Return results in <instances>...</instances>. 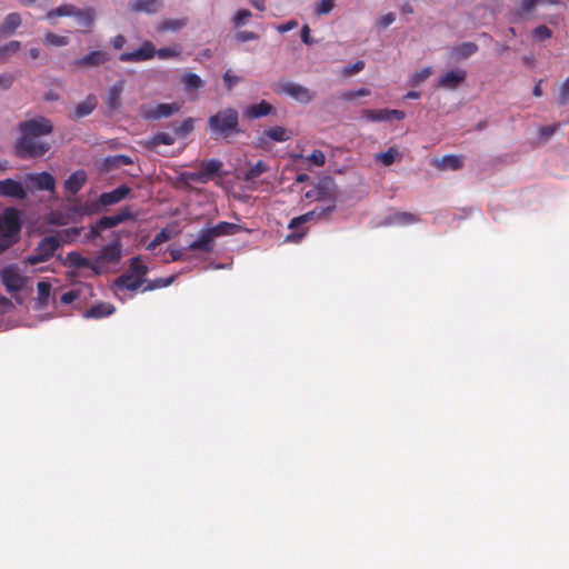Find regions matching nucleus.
I'll list each match as a JSON object with an SVG mask.
<instances>
[{
	"instance_id": "obj_13",
	"label": "nucleus",
	"mask_w": 569,
	"mask_h": 569,
	"mask_svg": "<svg viewBox=\"0 0 569 569\" xmlns=\"http://www.w3.org/2000/svg\"><path fill=\"white\" fill-rule=\"evenodd\" d=\"M156 56V48L150 41H144L137 50L132 52H123L119 56L120 61H146Z\"/></svg>"
},
{
	"instance_id": "obj_10",
	"label": "nucleus",
	"mask_w": 569,
	"mask_h": 569,
	"mask_svg": "<svg viewBox=\"0 0 569 569\" xmlns=\"http://www.w3.org/2000/svg\"><path fill=\"white\" fill-rule=\"evenodd\" d=\"M180 108L181 106L177 102L159 103L156 107L143 109L142 117L148 120H159L179 112Z\"/></svg>"
},
{
	"instance_id": "obj_5",
	"label": "nucleus",
	"mask_w": 569,
	"mask_h": 569,
	"mask_svg": "<svg viewBox=\"0 0 569 569\" xmlns=\"http://www.w3.org/2000/svg\"><path fill=\"white\" fill-rule=\"evenodd\" d=\"M60 240L56 236H47L44 237L33 253L27 258V262L31 266L38 264L40 262L48 261L51 257H53L54 252L60 247Z\"/></svg>"
},
{
	"instance_id": "obj_28",
	"label": "nucleus",
	"mask_w": 569,
	"mask_h": 569,
	"mask_svg": "<svg viewBox=\"0 0 569 569\" xmlns=\"http://www.w3.org/2000/svg\"><path fill=\"white\" fill-rule=\"evenodd\" d=\"M79 8L71 3H63L56 9L49 10L46 13V19L51 23H54V19L58 17H74L77 16Z\"/></svg>"
},
{
	"instance_id": "obj_23",
	"label": "nucleus",
	"mask_w": 569,
	"mask_h": 569,
	"mask_svg": "<svg viewBox=\"0 0 569 569\" xmlns=\"http://www.w3.org/2000/svg\"><path fill=\"white\" fill-rule=\"evenodd\" d=\"M162 6V0H132L129 2V9L134 13H157Z\"/></svg>"
},
{
	"instance_id": "obj_12",
	"label": "nucleus",
	"mask_w": 569,
	"mask_h": 569,
	"mask_svg": "<svg viewBox=\"0 0 569 569\" xmlns=\"http://www.w3.org/2000/svg\"><path fill=\"white\" fill-rule=\"evenodd\" d=\"M27 196V190L20 181L11 178L0 180V197L23 200Z\"/></svg>"
},
{
	"instance_id": "obj_22",
	"label": "nucleus",
	"mask_w": 569,
	"mask_h": 569,
	"mask_svg": "<svg viewBox=\"0 0 569 569\" xmlns=\"http://www.w3.org/2000/svg\"><path fill=\"white\" fill-rule=\"evenodd\" d=\"M88 176L87 172L82 169L72 172L68 179L64 181L63 187L67 192L72 196H76L87 183Z\"/></svg>"
},
{
	"instance_id": "obj_8",
	"label": "nucleus",
	"mask_w": 569,
	"mask_h": 569,
	"mask_svg": "<svg viewBox=\"0 0 569 569\" xmlns=\"http://www.w3.org/2000/svg\"><path fill=\"white\" fill-rule=\"evenodd\" d=\"M406 113L401 110H390V109H365L361 111V119L370 122H382V121H391V120H402L405 119Z\"/></svg>"
},
{
	"instance_id": "obj_14",
	"label": "nucleus",
	"mask_w": 569,
	"mask_h": 569,
	"mask_svg": "<svg viewBox=\"0 0 569 569\" xmlns=\"http://www.w3.org/2000/svg\"><path fill=\"white\" fill-rule=\"evenodd\" d=\"M156 56V48L150 41H144L137 50L132 52H123L119 56L120 61H146Z\"/></svg>"
},
{
	"instance_id": "obj_4",
	"label": "nucleus",
	"mask_w": 569,
	"mask_h": 569,
	"mask_svg": "<svg viewBox=\"0 0 569 569\" xmlns=\"http://www.w3.org/2000/svg\"><path fill=\"white\" fill-rule=\"evenodd\" d=\"M222 162L219 159H210L207 161H203L200 164V169L194 172H182L180 174V179L184 182H200V183H207L211 179H213L216 176L219 174Z\"/></svg>"
},
{
	"instance_id": "obj_17",
	"label": "nucleus",
	"mask_w": 569,
	"mask_h": 569,
	"mask_svg": "<svg viewBox=\"0 0 569 569\" xmlns=\"http://www.w3.org/2000/svg\"><path fill=\"white\" fill-rule=\"evenodd\" d=\"M110 60V54L107 51L96 50L91 51L84 57L77 58L73 64L78 68H92L101 66Z\"/></svg>"
},
{
	"instance_id": "obj_15",
	"label": "nucleus",
	"mask_w": 569,
	"mask_h": 569,
	"mask_svg": "<svg viewBox=\"0 0 569 569\" xmlns=\"http://www.w3.org/2000/svg\"><path fill=\"white\" fill-rule=\"evenodd\" d=\"M156 56V48L150 41H144L137 50L132 52H123L119 56L120 61H146Z\"/></svg>"
},
{
	"instance_id": "obj_40",
	"label": "nucleus",
	"mask_w": 569,
	"mask_h": 569,
	"mask_svg": "<svg viewBox=\"0 0 569 569\" xmlns=\"http://www.w3.org/2000/svg\"><path fill=\"white\" fill-rule=\"evenodd\" d=\"M269 170L268 164L259 160L256 164L251 166L246 172H244V180L246 181H252L257 178H259L262 173L267 172Z\"/></svg>"
},
{
	"instance_id": "obj_19",
	"label": "nucleus",
	"mask_w": 569,
	"mask_h": 569,
	"mask_svg": "<svg viewBox=\"0 0 569 569\" xmlns=\"http://www.w3.org/2000/svg\"><path fill=\"white\" fill-rule=\"evenodd\" d=\"M130 193L131 188L127 184H121L112 191L101 193L99 197V202L104 207L112 206L128 198Z\"/></svg>"
},
{
	"instance_id": "obj_3",
	"label": "nucleus",
	"mask_w": 569,
	"mask_h": 569,
	"mask_svg": "<svg viewBox=\"0 0 569 569\" xmlns=\"http://www.w3.org/2000/svg\"><path fill=\"white\" fill-rule=\"evenodd\" d=\"M306 198L316 201H327V206H317L310 212H315V218H322L336 209V190L331 179L321 180L312 190L306 193Z\"/></svg>"
},
{
	"instance_id": "obj_24",
	"label": "nucleus",
	"mask_w": 569,
	"mask_h": 569,
	"mask_svg": "<svg viewBox=\"0 0 569 569\" xmlns=\"http://www.w3.org/2000/svg\"><path fill=\"white\" fill-rule=\"evenodd\" d=\"M22 18L18 12L9 13L3 22L0 24V38L10 37L16 33L17 29L21 26Z\"/></svg>"
},
{
	"instance_id": "obj_36",
	"label": "nucleus",
	"mask_w": 569,
	"mask_h": 569,
	"mask_svg": "<svg viewBox=\"0 0 569 569\" xmlns=\"http://www.w3.org/2000/svg\"><path fill=\"white\" fill-rule=\"evenodd\" d=\"M438 168L440 170H458L462 168V158L456 154L443 156L438 161Z\"/></svg>"
},
{
	"instance_id": "obj_49",
	"label": "nucleus",
	"mask_w": 569,
	"mask_h": 569,
	"mask_svg": "<svg viewBox=\"0 0 569 569\" xmlns=\"http://www.w3.org/2000/svg\"><path fill=\"white\" fill-rule=\"evenodd\" d=\"M251 16L252 13L248 9L238 10L234 17L232 18L234 28H240L243 24H246L249 18H251Z\"/></svg>"
},
{
	"instance_id": "obj_21",
	"label": "nucleus",
	"mask_w": 569,
	"mask_h": 569,
	"mask_svg": "<svg viewBox=\"0 0 569 569\" xmlns=\"http://www.w3.org/2000/svg\"><path fill=\"white\" fill-rule=\"evenodd\" d=\"M122 257L119 241L102 247L98 253L97 261L106 263H118Z\"/></svg>"
},
{
	"instance_id": "obj_48",
	"label": "nucleus",
	"mask_w": 569,
	"mask_h": 569,
	"mask_svg": "<svg viewBox=\"0 0 569 569\" xmlns=\"http://www.w3.org/2000/svg\"><path fill=\"white\" fill-rule=\"evenodd\" d=\"M110 168H119L121 166H130L133 163V160L126 154H118L112 158L107 159Z\"/></svg>"
},
{
	"instance_id": "obj_33",
	"label": "nucleus",
	"mask_w": 569,
	"mask_h": 569,
	"mask_svg": "<svg viewBox=\"0 0 569 569\" xmlns=\"http://www.w3.org/2000/svg\"><path fill=\"white\" fill-rule=\"evenodd\" d=\"M123 91V81L116 82L108 91L107 106L116 110L120 107V97Z\"/></svg>"
},
{
	"instance_id": "obj_45",
	"label": "nucleus",
	"mask_w": 569,
	"mask_h": 569,
	"mask_svg": "<svg viewBox=\"0 0 569 569\" xmlns=\"http://www.w3.org/2000/svg\"><path fill=\"white\" fill-rule=\"evenodd\" d=\"M569 102V76L561 82L558 90L557 103L565 107Z\"/></svg>"
},
{
	"instance_id": "obj_64",
	"label": "nucleus",
	"mask_w": 569,
	"mask_h": 569,
	"mask_svg": "<svg viewBox=\"0 0 569 569\" xmlns=\"http://www.w3.org/2000/svg\"><path fill=\"white\" fill-rule=\"evenodd\" d=\"M259 38L258 33L253 31H239L236 33V39L239 42H248L252 40H257Z\"/></svg>"
},
{
	"instance_id": "obj_25",
	"label": "nucleus",
	"mask_w": 569,
	"mask_h": 569,
	"mask_svg": "<svg viewBox=\"0 0 569 569\" xmlns=\"http://www.w3.org/2000/svg\"><path fill=\"white\" fill-rule=\"evenodd\" d=\"M292 134L289 130L281 126H276L269 129H266L262 133V136L259 138L260 144H263L266 142L264 138H268L270 140L277 141V142H283L289 139H291Z\"/></svg>"
},
{
	"instance_id": "obj_1",
	"label": "nucleus",
	"mask_w": 569,
	"mask_h": 569,
	"mask_svg": "<svg viewBox=\"0 0 569 569\" xmlns=\"http://www.w3.org/2000/svg\"><path fill=\"white\" fill-rule=\"evenodd\" d=\"M20 137L16 142V154L21 159L40 158L46 154L51 146L38 144L31 147L30 140L32 137L42 138L53 131L52 122L44 117H37L22 121L18 126Z\"/></svg>"
},
{
	"instance_id": "obj_6",
	"label": "nucleus",
	"mask_w": 569,
	"mask_h": 569,
	"mask_svg": "<svg viewBox=\"0 0 569 569\" xmlns=\"http://www.w3.org/2000/svg\"><path fill=\"white\" fill-rule=\"evenodd\" d=\"M276 92L287 94L302 104L311 102L316 97V93L309 88L291 81L278 83Z\"/></svg>"
},
{
	"instance_id": "obj_27",
	"label": "nucleus",
	"mask_w": 569,
	"mask_h": 569,
	"mask_svg": "<svg viewBox=\"0 0 569 569\" xmlns=\"http://www.w3.org/2000/svg\"><path fill=\"white\" fill-rule=\"evenodd\" d=\"M81 32H89L94 24L96 10L91 7L79 9L77 16Z\"/></svg>"
},
{
	"instance_id": "obj_44",
	"label": "nucleus",
	"mask_w": 569,
	"mask_h": 569,
	"mask_svg": "<svg viewBox=\"0 0 569 569\" xmlns=\"http://www.w3.org/2000/svg\"><path fill=\"white\" fill-rule=\"evenodd\" d=\"M130 270L132 272L131 274L143 279L148 272V267L142 262L140 257H133L130 261Z\"/></svg>"
},
{
	"instance_id": "obj_7",
	"label": "nucleus",
	"mask_w": 569,
	"mask_h": 569,
	"mask_svg": "<svg viewBox=\"0 0 569 569\" xmlns=\"http://www.w3.org/2000/svg\"><path fill=\"white\" fill-rule=\"evenodd\" d=\"M130 219H133V214L131 213L130 209L122 208L116 214L101 217L91 227V234L97 237L100 234L101 230L111 229Z\"/></svg>"
},
{
	"instance_id": "obj_60",
	"label": "nucleus",
	"mask_w": 569,
	"mask_h": 569,
	"mask_svg": "<svg viewBox=\"0 0 569 569\" xmlns=\"http://www.w3.org/2000/svg\"><path fill=\"white\" fill-rule=\"evenodd\" d=\"M173 281V277L169 278H159L153 280L152 282H149L148 286L144 288V290H153L157 288H163L169 286Z\"/></svg>"
},
{
	"instance_id": "obj_2",
	"label": "nucleus",
	"mask_w": 569,
	"mask_h": 569,
	"mask_svg": "<svg viewBox=\"0 0 569 569\" xmlns=\"http://www.w3.org/2000/svg\"><path fill=\"white\" fill-rule=\"evenodd\" d=\"M207 128L214 139L229 138L240 132L239 113L233 108H226L209 117Z\"/></svg>"
},
{
	"instance_id": "obj_16",
	"label": "nucleus",
	"mask_w": 569,
	"mask_h": 569,
	"mask_svg": "<svg viewBox=\"0 0 569 569\" xmlns=\"http://www.w3.org/2000/svg\"><path fill=\"white\" fill-rule=\"evenodd\" d=\"M0 277H1L2 283L6 287L8 292L12 293V292L21 291L24 286L23 278L12 267L4 268L0 272Z\"/></svg>"
},
{
	"instance_id": "obj_52",
	"label": "nucleus",
	"mask_w": 569,
	"mask_h": 569,
	"mask_svg": "<svg viewBox=\"0 0 569 569\" xmlns=\"http://www.w3.org/2000/svg\"><path fill=\"white\" fill-rule=\"evenodd\" d=\"M392 221L399 224H409L418 221V219L410 212H398L393 214Z\"/></svg>"
},
{
	"instance_id": "obj_46",
	"label": "nucleus",
	"mask_w": 569,
	"mask_h": 569,
	"mask_svg": "<svg viewBox=\"0 0 569 569\" xmlns=\"http://www.w3.org/2000/svg\"><path fill=\"white\" fill-rule=\"evenodd\" d=\"M431 73L432 69L430 67L422 68L421 70L415 72L409 80L410 86H419L420 83L426 81L431 76Z\"/></svg>"
},
{
	"instance_id": "obj_42",
	"label": "nucleus",
	"mask_w": 569,
	"mask_h": 569,
	"mask_svg": "<svg viewBox=\"0 0 569 569\" xmlns=\"http://www.w3.org/2000/svg\"><path fill=\"white\" fill-rule=\"evenodd\" d=\"M398 156L399 151L396 148L390 147L387 151L377 153L375 158L376 160L380 161L385 167H389L396 161V158Z\"/></svg>"
},
{
	"instance_id": "obj_11",
	"label": "nucleus",
	"mask_w": 569,
	"mask_h": 569,
	"mask_svg": "<svg viewBox=\"0 0 569 569\" xmlns=\"http://www.w3.org/2000/svg\"><path fill=\"white\" fill-rule=\"evenodd\" d=\"M467 72L463 69L457 68L443 73L437 82L438 88L455 90L466 81Z\"/></svg>"
},
{
	"instance_id": "obj_20",
	"label": "nucleus",
	"mask_w": 569,
	"mask_h": 569,
	"mask_svg": "<svg viewBox=\"0 0 569 569\" xmlns=\"http://www.w3.org/2000/svg\"><path fill=\"white\" fill-rule=\"evenodd\" d=\"M216 236L211 228L203 230L197 240L192 241L189 246V250H199L203 252H211L214 248Z\"/></svg>"
},
{
	"instance_id": "obj_55",
	"label": "nucleus",
	"mask_w": 569,
	"mask_h": 569,
	"mask_svg": "<svg viewBox=\"0 0 569 569\" xmlns=\"http://www.w3.org/2000/svg\"><path fill=\"white\" fill-rule=\"evenodd\" d=\"M552 32L547 26H539L532 30V37L536 40L543 41L551 38Z\"/></svg>"
},
{
	"instance_id": "obj_61",
	"label": "nucleus",
	"mask_w": 569,
	"mask_h": 569,
	"mask_svg": "<svg viewBox=\"0 0 569 569\" xmlns=\"http://www.w3.org/2000/svg\"><path fill=\"white\" fill-rule=\"evenodd\" d=\"M240 78L232 74L231 70H227L223 74V81H224V84L227 87V90L228 91H231L232 88L238 83L240 82Z\"/></svg>"
},
{
	"instance_id": "obj_37",
	"label": "nucleus",
	"mask_w": 569,
	"mask_h": 569,
	"mask_svg": "<svg viewBox=\"0 0 569 569\" xmlns=\"http://www.w3.org/2000/svg\"><path fill=\"white\" fill-rule=\"evenodd\" d=\"M38 291V305L40 309L46 308L49 305V298L51 293V284L47 281H39L37 284Z\"/></svg>"
},
{
	"instance_id": "obj_32",
	"label": "nucleus",
	"mask_w": 569,
	"mask_h": 569,
	"mask_svg": "<svg viewBox=\"0 0 569 569\" xmlns=\"http://www.w3.org/2000/svg\"><path fill=\"white\" fill-rule=\"evenodd\" d=\"M272 110L273 107L269 102L262 100L259 103L248 107L244 113L249 119H258L270 114Z\"/></svg>"
},
{
	"instance_id": "obj_34",
	"label": "nucleus",
	"mask_w": 569,
	"mask_h": 569,
	"mask_svg": "<svg viewBox=\"0 0 569 569\" xmlns=\"http://www.w3.org/2000/svg\"><path fill=\"white\" fill-rule=\"evenodd\" d=\"M216 238L220 236H232L243 230L240 224L221 221L211 228Z\"/></svg>"
},
{
	"instance_id": "obj_38",
	"label": "nucleus",
	"mask_w": 569,
	"mask_h": 569,
	"mask_svg": "<svg viewBox=\"0 0 569 569\" xmlns=\"http://www.w3.org/2000/svg\"><path fill=\"white\" fill-rule=\"evenodd\" d=\"M66 263L72 268H87L92 267V261L88 258L82 257L77 251H71L66 257Z\"/></svg>"
},
{
	"instance_id": "obj_43",
	"label": "nucleus",
	"mask_w": 569,
	"mask_h": 569,
	"mask_svg": "<svg viewBox=\"0 0 569 569\" xmlns=\"http://www.w3.org/2000/svg\"><path fill=\"white\" fill-rule=\"evenodd\" d=\"M43 43L47 46L64 47L69 43V39L66 36H59L54 32H48L44 36Z\"/></svg>"
},
{
	"instance_id": "obj_62",
	"label": "nucleus",
	"mask_w": 569,
	"mask_h": 569,
	"mask_svg": "<svg viewBox=\"0 0 569 569\" xmlns=\"http://www.w3.org/2000/svg\"><path fill=\"white\" fill-rule=\"evenodd\" d=\"M308 160H310L313 164L321 167L326 162L325 153L321 150H313L309 156Z\"/></svg>"
},
{
	"instance_id": "obj_35",
	"label": "nucleus",
	"mask_w": 569,
	"mask_h": 569,
	"mask_svg": "<svg viewBox=\"0 0 569 569\" xmlns=\"http://www.w3.org/2000/svg\"><path fill=\"white\" fill-rule=\"evenodd\" d=\"M187 22V18L166 19L158 23L157 31L161 33L167 31H178L186 27Z\"/></svg>"
},
{
	"instance_id": "obj_58",
	"label": "nucleus",
	"mask_w": 569,
	"mask_h": 569,
	"mask_svg": "<svg viewBox=\"0 0 569 569\" xmlns=\"http://www.w3.org/2000/svg\"><path fill=\"white\" fill-rule=\"evenodd\" d=\"M336 0H320L316 6L317 14H328L335 7Z\"/></svg>"
},
{
	"instance_id": "obj_41",
	"label": "nucleus",
	"mask_w": 569,
	"mask_h": 569,
	"mask_svg": "<svg viewBox=\"0 0 569 569\" xmlns=\"http://www.w3.org/2000/svg\"><path fill=\"white\" fill-rule=\"evenodd\" d=\"M181 82L184 86L186 90H196L200 89L203 86L202 79L198 74L191 72L184 73L181 78Z\"/></svg>"
},
{
	"instance_id": "obj_57",
	"label": "nucleus",
	"mask_w": 569,
	"mask_h": 569,
	"mask_svg": "<svg viewBox=\"0 0 569 569\" xmlns=\"http://www.w3.org/2000/svg\"><path fill=\"white\" fill-rule=\"evenodd\" d=\"M176 141L174 137L168 132H158L153 137V142L156 144H164V146H171Z\"/></svg>"
},
{
	"instance_id": "obj_63",
	"label": "nucleus",
	"mask_w": 569,
	"mask_h": 569,
	"mask_svg": "<svg viewBox=\"0 0 569 569\" xmlns=\"http://www.w3.org/2000/svg\"><path fill=\"white\" fill-rule=\"evenodd\" d=\"M17 241V238L0 233V253L8 250L12 247Z\"/></svg>"
},
{
	"instance_id": "obj_56",
	"label": "nucleus",
	"mask_w": 569,
	"mask_h": 569,
	"mask_svg": "<svg viewBox=\"0 0 569 569\" xmlns=\"http://www.w3.org/2000/svg\"><path fill=\"white\" fill-rule=\"evenodd\" d=\"M559 127H560V123L541 127L538 130V134L542 140L547 141L556 133V131L559 129Z\"/></svg>"
},
{
	"instance_id": "obj_30",
	"label": "nucleus",
	"mask_w": 569,
	"mask_h": 569,
	"mask_svg": "<svg viewBox=\"0 0 569 569\" xmlns=\"http://www.w3.org/2000/svg\"><path fill=\"white\" fill-rule=\"evenodd\" d=\"M98 104L97 98L89 94L83 101L79 102L74 109L73 119L79 120L92 113Z\"/></svg>"
},
{
	"instance_id": "obj_26",
	"label": "nucleus",
	"mask_w": 569,
	"mask_h": 569,
	"mask_svg": "<svg viewBox=\"0 0 569 569\" xmlns=\"http://www.w3.org/2000/svg\"><path fill=\"white\" fill-rule=\"evenodd\" d=\"M114 311L116 308L112 303L99 302L92 306L90 309L86 310L83 317L87 319H100L111 316Z\"/></svg>"
},
{
	"instance_id": "obj_51",
	"label": "nucleus",
	"mask_w": 569,
	"mask_h": 569,
	"mask_svg": "<svg viewBox=\"0 0 569 569\" xmlns=\"http://www.w3.org/2000/svg\"><path fill=\"white\" fill-rule=\"evenodd\" d=\"M315 218V212H307L305 214H301L299 217H295L290 220L288 228L289 229H297L301 224L311 221Z\"/></svg>"
},
{
	"instance_id": "obj_29",
	"label": "nucleus",
	"mask_w": 569,
	"mask_h": 569,
	"mask_svg": "<svg viewBox=\"0 0 569 569\" xmlns=\"http://www.w3.org/2000/svg\"><path fill=\"white\" fill-rule=\"evenodd\" d=\"M143 279L136 277L130 273H123L114 280V286L120 289H127L129 291L138 290L143 283Z\"/></svg>"
},
{
	"instance_id": "obj_50",
	"label": "nucleus",
	"mask_w": 569,
	"mask_h": 569,
	"mask_svg": "<svg viewBox=\"0 0 569 569\" xmlns=\"http://www.w3.org/2000/svg\"><path fill=\"white\" fill-rule=\"evenodd\" d=\"M170 239V233L162 229L160 232H158L154 238L148 243L147 249L148 250H154L159 244L168 241Z\"/></svg>"
},
{
	"instance_id": "obj_59",
	"label": "nucleus",
	"mask_w": 569,
	"mask_h": 569,
	"mask_svg": "<svg viewBox=\"0 0 569 569\" xmlns=\"http://www.w3.org/2000/svg\"><path fill=\"white\" fill-rule=\"evenodd\" d=\"M156 56L159 59H169V58H176L180 56V50L176 48H161L156 50Z\"/></svg>"
},
{
	"instance_id": "obj_53",
	"label": "nucleus",
	"mask_w": 569,
	"mask_h": 569,
	"mask_svg": "<svg viewBox=\"0 0 569 569\" xmlns=\"http://www.w3.org/2000/svg\"><path fill=\"white\" fill-rule=\"evenodd\" d=\"M20 42L17 40L10 41L9 43L0 47V57H7L13 54L20 50Z\"/></svg>"
},
{
	"instance_id": "obj_47",
	"label": "nucleus",
	"mask_w": 569,
	"mask_h": 569,
	"mask_svg": "<svg viewBox=\"0 0 569 569\" xmlns=\"http://www.w3.org/2000/svg\"><path fill=\"white\" fill-rule=\"evenodd\" d=\"M194 129V120L192 118L184 119L176 129L178 136L186 137Z\"/></svg>"
},
{
	"instance_id": "obj_31",
	"label": "nucleus",
	"mask_w": 569,
	"mask_h": 569,
	"mask_svg": "<svg viewBox=\"0 0 569 569\" xmlns=\"http://www.w3.org/2000/svg\"><path fill=\"white\" fill-rule=\"evenodd\" d=\"M84 293H88L89 296H93V289H92V286L90 284H81L80 287L76 288V289H72L68 292H64L63 295H61L60 297V302L62 305H69V303H72L73 301L80 299Z\"/></svg>"
},
{
	"instance_id": "obj_39",
	"label": "nucleus",
	"mask_w": 569,
	"mask_h": 569,
	"mask_svg": "<svg viewBox=\"0 0 569 569\" xmlns=\"http://www.w3.org/2000/svg\"><path fill=\"white\" fill-rule=\"evenodd\" d=\"M478 51V46L475 42H463L452 49L457 58L466 59L471 57Z\"/></svg>"
},
{
	"instance_id": "obj_9",
	"label": "nucleus",
	"mask_w": 569,
	"mask_h": 569,
	"mask_svg": "<svg viewBox=\"0 0 569 569\" xmlns=\"http://www.w3.org/2000/svg\"><path fill=\"white\" fill-rule=\"evenodd\" d=\"M20 230L19 211L14 208L7 209L0 221V233L17 238Z\"/></svg>"
},
{
	"instance_id": "obj_54",
	"label": "nucleus",
	"mask_w": 569,
	"mask_h": 569,
	"mask_svg": "<svg viewBox=\"0 0 569 569\" xmlns=\"http://www.w3.org/2000/svg\"><path fill=\"white\" fill-rule=\"evenodd\" d=\"M365 68V62L362 60H358L352 64L345 66L342 69V74L345 77H351L360 71H362Z\"/></svg>"
},
{
	"instance_id": "obj_18",
	"label": "nucleus",
	"mask_w": 569,
	"mask_h": 569,
	"mask_svg": "<svg viewBox=\"0 0 569 569\" xmlns=\"http://www.w3.org/2000/svg\"><path fill=\"white\" fill-rule=\"evenodd\" d=\"M26 181L32 183L37 190H47L51 192L56 190V179L47 171L30 173L26 177Z\"/></svg>"
}]
</instances>
